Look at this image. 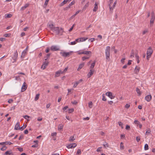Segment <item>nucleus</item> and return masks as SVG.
<instances>
[{"mask_svg":"<svg viewBox=\"0 0 155 155\" xmlns=\"http://www.w3.org/2000/svg\"><path fill=\"white\" fill-rule=\"evenodd\" d=\"M155 18L154 15H152L150 21V25L153 24L154 23Z\"/></svg>","mask_w":155,"mask_h":155,"instance_id":"obj_20","label":"nucleus"},{"mask_svg":"<svg viewBox=\"0 0 155 155\" xmlns=\"http://www.w3.org/2000/svg\"><path fill=\"white\" fill-rule=\"evenodd\" d=\"M48 26L49 27L51 30H52L55 27H54V25L52 24H50L48 23Z\"/></svg>","mask_w":155,"mask_h":155,"instance_id":"obj_14","label":"nucleus"},{"mask_svg":"<svg viewBox=\"0 0 155 155\" xmlns=\"http://www.w3.org/2000/svg\"><path fill=\"white\" fill-rule=\"evenodd\" d=\"M6 15V17L7 18H9L12 17V15L11 14H6L5 15Z\"/></svg>","mask_w":155,"mask_h":155,"instance_id":"obj_46","label":"nucleus"},{"mask_svg":"<svg viewBox=\"0 0 155 155\" xmlns=\"http://www.w3.org/2000/svg\"><path fill=\"white\" fill-rule=\"evenodd\" d=\"M151 132V130L150 128L148 129L146 132V134L148 135L150 134Z\"/></svg>","mask_w":155,"mask_h":155,"instance_id":"obj_28","label":"nucleus"},{"mask_svg":"<svg viewBox=\"0 0 155 155\" xmlns=\"http://www.w3.org/2000/svg\"><path fill=\"white\" fill-rule=\"evenodd\" d=\"M7 149V147L5 145H4L2 148H1V150L2 151L5 150Z\"/></svg>","mask_w":155,"mask_h":155,"instance_id":"obj_36","label":"nucleus"},{"mask_svg":"<svg viewBox=\"0 0 155 155\" xmlns=\"http://www.w3.org/2000/svg\"><path fill=\"white\" fill-rule=\"evenodd\" d=\"M74 24L72 25V26L71 28H70V29L69 30V32L71 31L73 29L74 26Z\"/></svg>","mask_w":155,"mask_h":155,"instance_id":"obj_57","label":"nucleus"},{"mask_svg":"<svg viewBox=\"0 0 155 155\" xmlns=\"http://www.w3.org/2000/svg\"><path fill=\"white\" fill-rule=\"evenodd\" d=\"M18 150L20 152H22L23 151V149L22 148L19 147L18 148Z\"/></svg>","mask_w":155,"mask_h":155,"instance_id":"obj_62","label":"nucleus"},{"mask_svg":"<svg viewBox=\"0 0 155 155\" xmlns=\"http://www.w3.org/2000/svg\"><path fill=\"white\" fill-rule=\"evenodd\" d=\"M83 54H91V52L90 51H83Z\"/></svg>","mask_w":155,"mask_h":155,"instance_id":"obj_26","label":"nucleus"},{"mask_svg":"<svg viewBox=\"0 0 155 155\" xmlns=\"http://www.w3.org/2000/svg\"><path fill=\"white\" fill-rule=\"evenodd\" d=\"M95 40V38H90L89 40H88V41H90L91 42H93V41H94Z\"/></svg>","mask_w":155,"mask_h":155,"instance_id":"obj_55","label":"nucleus"},{"mask_svg":"<svg viewBox=\"0 0 155 155\" xmlns=\"http://www.w3.org/2000/svg\"><path fill=\"white\" fill-rule=\"evenodd\" d=\"M152 99V96L151 95L149 94L146 96L145 97V99L147 102L150 101Z\"/></svg>","mask_w":155,"mask_h":155,"instance_id":"obj_11","label":"nucleus"},{"mask_svg":"<svg viewBox=\"0 0 155 155\" xmlns=\"http://www.w3.org/2000/svg\"><path fill=\"white\" fill-rule=\"evenodd\" d=\"M49 1V0H45V5L46 6L48 4Z\"/></svg>","mask_w":155,"mask_h":155,"instance_id":"obj_63","label":"nucleus"},{"mask_svg":"<svg viewBox=\"0 0 155 155\" xmlns=\"http://www.w3.org/2000/svg\"><path fill=\"white\" fill-rule=\"evenodd\" d=\"M134 53L133 50H132L130 54V58H133L134 57Z\"/></svg>","mask_w":155,"mask_h":155,"instance_id":"obj_34","label":"nucleus"},{"mask_svg":"<svg viewBox=\"0 0 155 155\" xmlns=\"http://www.w3.org/2000/svg\"><path fill=\"white\" fill-rule=\"evenodd\" d=\"M75 139L74 138V137L71 136L69 138V140L70 141H73Z\"/></svg>","mask_w":155,"mask_h":155,"instance_id":"obj_40","label":"nucleus"},{"mask_svg":"<svg viewBox=\"0 0 155 155\" xmlns=\"http://www.w3.org/2000/svg\"><path fill=\"white\" fill-rule=\"evenodd\" d=\"M66 118L68 120H71V122L72 121V120L71 118L69 116H66Z\"/></svg>","mask_w":155,"mask_h":155,"instance_id":"obj_47","label":"nucleus"},{"mask_svg":"<svg viewBox=\"0 0 155 155\" xmlns=\"http://www.w3.org/2000/svg\"><path fill=\"white\" fill-rule=\"evenodd\" d=\"M5 144H6V145L8 144L10 145H11V144H12V143L10 141L5 142Z\"/></svg>","mask_w":155,"mask_h":155,"instance_id":"obj_50","label":"nucleus"},{"mask_svg":"<svg viewBox=\"0 0 155 155\" xmlns=\"http://www.w3.org/2000/svg\"><path fill=\"white\" fill-rule=\"evenodd\" d=\"M63 127V125L62 124H60L58 126V130H62Z\"/></svg>","mask_w":155,"mask_h":155,"instance_id":"obj_23","label":"nucleus"},{"mask_svg":"<svg viewBox=\"0 0 155 155\" xmlns=\"http://www.w3.org/2000/svg\"><path fill=\"white\" fill-rule=\"evenodd\" d=\"M68 113H71L74 111V109L73 108L69 109L68 110Z\"/></svg>","mask_w":155,"mask_h":155,"instance_id":"obj_38","label":"nucleus"},{"mask_svg":"<svg viewBox=\"0 0 155 155\" xmlns=\"http://www.w3.org/2000/svg\"><path fill=\"white\" fill-rule=\"evenodd\" d=\"M52 31L54 32L56 35H61L63 32V29L61 28L58 27H55L53 28Z\"/></svg>","mask_w":155,"mask_h":155,"instance_id":"obj_1","label":"nucleus"},{"mask_svg":"<svg viewBox=\"0 0 155 155\" xmlns=\"http://www.w3.org/2000/svg\"><path fill=\"white\" fill-rule=\"evenodd\" d=\"M84 66V64H81L79 65L78 68L77 69L78 71H79L80 69H81Z\"/></svg>","mask_w":155,"mask_h":155,"instance_id":"obj_27","label":"nucleus"},{"mask_svg":"<svg viewBox=\"0 0 155 155\" xmlns=\"http://www.w3.org/2000/svg\"><path fill=\"white\" fill-rule=\"evenodd\" d=\"M103 145L105 147H108V144L107 142H105L103 143Z\"/></svg>","mask_w":155,"mask_h":155,"instance_id":"obj_37","label":"nucleus"},{"mask_svg":"<svg viewBox=\"0 0 155 155\" xmlns=\"http://www.w3.org/2000/svg\"><path fill=\"white\" fill-rule=\"evenodd\" d=\"M39 94H37L36 95V96L35 98V101H37L38 100L39 98Z\"/></svg>","mask_w":155,"mask_h":155,"instance_id":"obj_35","label":"nucleus"},{"mask_svg":"<svg viewBox=\"0 0 155 155\" xmlns=\"http://www.w3.org/2000/svg\"><path fill=\"white\" fill-rule=\"evenodd\" d=\"M48 62L46 60L44 62L43 64L42 65L41 67V68H42L43 70L45 69L46 67L47 66L48 64Z\"/></svg>","mask_w":155,"mask_h":155,"instance_id":"obj_7","label":"nucleus"},{"mask_svg":"<svg viewBox=\"0 0 155 155\" xmlns=\"http://www.w3.org/2000/svg\"><path fill=\"white\" fill-rule=\"evenodd\" d=\"M136 91L137 93L139 95H140L141 94V93L140 89L138 88H136Z\"/></svg>","mask_w":155,"mask_h":155,"instance_id":"obj_32","label":"nucleus"},{"mask_svg":"<svg viewBox=\"0 0 155 155\" xmlns=\"http://www.w3.org/2000/svg\"><path fill=\"white\" fill-rule=\"evenodd\" d=\"M79 84V82H78V81L76 82L75 83H74V84L73 85V87L75 88L76 87L77 85Z\"/></svg>","mask_w":155,"mask_h":155,"instance_id":"obj_39","label":"nucleus"},{"mask_svg":"<svg viewBox=\"0 0 155 155\" xmlns=\"http://www.w3.org/2000/svg\"><path fill=\"white\" fill-rule=\"evenodd\" d=\"M130 107V105L129 104H126L125 105V107L127 108H129Z\"/></svg>","mask_w":155,"mask_h":155,"instance_id":"obj_64","label":"nucleus"},{"mask_svg":"<svg viewBox=\"0 0 155 155\" xmlns=\"http://www.w3.org/2000/svg\"><path fill=\"white\" fill-rule=\"evenodd\" d=\"M136 140L137 142H139L140 140V137H136Z\"/></svg>","mask_w":155,"mask_h":155,"instance_id":"obj_52","label":"nucleus"},{"mask_svg":"<svg viewBox=\"0 0 155 155\" xmlns=\"http://www.w3.org/2000/svg\"><path fill=\"white\" fill-rule=\"evenodd\" d=\"M50 55V54H47L46 56L45 57V60H47L48 58L49 57Z\"/></svg>","mask_w":155,"mask_h":155,"instance_id":"obj_49","label":"nucleus"},{"mask_svg":"<svg viewBox=\"0 0 155 155\" xmlns=\"http://www.w3.org/2000/svg\"><path fill=\"white\" fill-rule=\"evenodd\" d=\"M77 146V144L75 143L70 144L67 145V147L68 148H72L75 147Z\"/></svg>","mask_w":155,"mask_h":155,"instance_id":"obj_8","label":"nucleus"},{"mask_svg":"<svg viewBox=\"0 0 155 155\" xmlns=\"http://www.w3.org/2000/svg\"><path fill=\"white\" fill-rule=\"evenodd\" d=\"M149 149L148 145L147 144H146L144 147V149L145 150H146Z\"/></svg>","mask_w":155,"mask_h":155,"instance_id":"obj_30","label":"nucleus"},{"mask_svg":"<svg viewBox=\"0 0 155 155\" xmlns=\"http://www.w3.org/2000/svg\"><path fill=\"white\" fill-rule=\"evenodd\" d=\"M76 44V41H74L71 42V44H70V45H75Z\"/></svg>","mask_w":155,"mask_h":155,"instance_id":"obj_59","label":"nucleus"},{"mask_svg":"<svg viewBox=\"0 0 155 155\" xmlns=\"http://www.w3.org/2000/svg\"><path fill=\"white\" fill-rule=\"evenodd\" d=\"M94 71L92 69H91L87 74L88 78H90L93 74Z\"/></svg>","mask_w":155,"mask_h":155,"instance_id":"obj_13","label":"nucleus"},{"mask_svg":"<svg viewBox=\"0 0 155 155\" xmlns=\"http://www.w3.org/2000/svg\"><path fill=\"white\" fill-rule=\"evenodd\" d=\"M13 101V100L12 99H10L8 100V102L9 103H11Z\"/></svg>","mask_w":155,"mask_h":155,"instance_id":"obj_60","label":"nucleus"},{"mask_svg":"<svg viewBox=\"0 0 155 155\" xmlns=\"http://www.w3.org/2000/svg\"><path fill=\"white\" fill-rule=\"evenodd\" d=\"M29 5V4L28 3L26 4L25 5L23 6H22L21 7V10H23L25 9L27 7H28Z\"/></svg>","mask_w":155,"mask_h":155,"instance_id":"obj_19","label":"nucleus"},{"mask_svg":"<svg viewBox=\"0 0 155 155\" xmlns=\"http://www.w3.org/2000/svg\"><path fill=\"white\" fill-rule=\"evenodd\" d=\"M124 148V145L123 143L121 142L120 144V149H123Z\"/></svg>","mask_w":155,"mask_h":155,"instance_id":"obj_51","label":"nucleus"},{"mask_svg":"<svg viewBox=\"0 0 155 155\" xmlns=\"http://www.w3.org/2000/svg\"><path fill=\"white\" fill-rule=\"evenodd\" d=\"M98 9V6L97 5V2H95L94 4V6L93 9V12H96V11Z\"/></svg>","mask_w":155,"mask_h":155,"instance_id":"obj_18","label":"nucleus"},{"mask_svg":"<svg viewBox=\"0 0 155 155\" xmlns=\"http://www.w3.org/2000/svg\"><path fill=\"white\" fill-rule=\"evenodd\" d=\"M60 74H59V73L58 72V71H57L56 72L55 75V77H59L60 75Z\"/></svg>","mask_w":155,"mask_h":155,"instance_id":"obj_41","label":"nucleus"},{"mask_svg":"<svg viewBox=\"0 0 155 155\" xmlns=\"http://www.w3.org/2000/svg\"><path fill=\"white\" fill-rule=\"evenodd\" d=\"M71 103L74 104H76L78 103V102L76 101H74L73 102H72Z\"/></svg>","mask_w":155,"mask_h":155,"instance_id":"obj_61","label":"nucleus"},{"mask_svg":"<svg viewBox=\"0 0 155 155\" xmlns=\"http://www.w3.org/2000/svg\"><path fill=\"white\" fill-rule=\"evenodd\" d=\"M78 54H83V51H82V50H80L77 52Z\"/></svg>","mask_w":155,"mask_h":155,"instance_id":"obj_42","label":"nucleus"},{"mask_svg":"<svg viewBox=\"0 0 155 155\" xmlns=\"http://www.w3.org/2000/svg\"><path fill=\"white\" fill-rule=\"evenodd\" d=\"M93 103L91 101L88 103V106L90 108H91L92 107Z\"/></svg>","mask_w":155,"mask_h":155,"instance_id":"obj_31","label":"nucleus"},{"mask_svg":"<svg viewBox=\"0 0 155 155\" xmlns=\"http://www.w3.org/2000/svg\"><path fill=\"white\" fill-rule=\"evenodd\" d=\"M81 152L80 149H78L77 152V154H81Z\"/></svg>","mask_w":155,"mask_h":155,"instance_id":"obj_48","label":"nucleus"},{"mask_svg":"<svg viewBox=\"0 0 155 155\" xmlns=\"http://www.w3.org/2000/svg\"><path fill=\"white\" fill-rule=\"evenodd\" d=\"M75 1L74 0H73L68 5V8H69L71 7V6L72 5H74L75 3Z\"/></svg>","mask_w":155,"mask_h":155,"instance_id":"obj_25","label":"nucleus"},{"mask_svg":"<svg viewBox=\"0 0 155 155\" xmlns=\"http://www.w3.org/2000/svg\"><path fill=\"white\" fill-rule=\"evenodd\" d=\"M89 58V57H86L85 56H84L82 58V60L83 61H84L86 59H87Z\"/></svg>","mask_w":155,"mask_h":155,"instance_id":"obj_53","label":"nucleus"},{"mask_svg":"<svg viewBox=\"0 0 155 155\" xmlns=\"http://www.w3.org/2000/svg\"><path fill=\"white\" fill-rule=\"evenodd\" d=\"M23 117L25 119L28 120L29 117L30 116L28 115H25L23 116Z\"/></svg>","mask_w":155,"mask_h":155,"instance_id":"obj_45","label":"nucleus"},{"mask_svg":"<svg viewBox=\"0 0 155 155\" xmlns=\"http://www.w3.org/2000/svg\"><path fill=\"white\" fill-rule=\"evenodd\" d=\"M112 1L113 0H110V3L108 5L110 11H112L113 10V8H112L111 7L110 5L111 3H112Z\"/></svg>","mask_w":155,"mask_h":155,"instance_id":"obj_22","label":"nucleus"},{"mask_svg":"<svg viewBox=\"0 0 155 155\" xmlns=\"http://www.w3.org/2000/svg\"><path fill=\"white\" fill-rule=\"evenodd\" d=\"M87 39V38L82 37L80 38L79 42H83L85 41Z\"/></svg>","mask_w":155,"mask_h":155,"instance_id":"obj_17","label":"nucleus"},{"mask_svg":"<svg viewBox=\"0 0 155 155\" xmlns=\"http://www.w3.org/2000/svg\"><path fill=\"white\" fill-rule=\"evenodd\" d=\"M134 123L136 124H138L140 123L137 120H135L134 121Z\"/></svg>","mask_w":155,"mask_h":155,"instance_id":"obj_44","label":"nucleus"},{"mask_svg":"<svg viewBox=\"0 0 155 155\" xmlns=\"http://www.w3.org/2000/svg\"><path fill=\"white\" fill-rule=\"evenodd\" d=\"M105 94L106 96L108 97L111 99L114 98L115 96L112 95V93L110 92H107Z\"/></svg>","mask_w":155,"mask_h":155,"instance_id":"obj_5","label":"nucleus"},{"mask_svg":"<svg viewBox=\"0 0 155 155\" xmlns=\"http://www.w3.org/2000/svg\"><path fill=\"white\" fill-rule=\"evenodd\" d=\"M89 119V118L88 117H87L83 118V120H88Z\"/></svg>","mask_w":155,"mask_h":155,"instance_id":"obj_56","label":"nucleus"},{"mask_svg":"<svg viewBox=\"0 0 155 155\" xmlns=\"http://www.w3.org/2000/svg\"><path fill=\"white\" fill-rule=\"evenodd\" d=\"M12 153V152L11 150H8L4 154L5 155H11Z\"/></svg>","mask_w":155,"mask_h":155,"instance_id":"obj_24","label":"nucleus"},{"mask_svg":"<svg viewBox=\"0 0 155 155\" xmlns=\"http://www.w3.org/2000/svg\"><path fill=\"white\" fill-rule=\"evenodd\" d=\"M18 53L17 50L14 52V55L12 57V59L13 60H17L18 59Z\"/></svg>","mask_w":155,"mask_h":155,"instance_id":"obj_10","label":"nucleus"},{"mask_svg":"<svg viewBox=\"0 0 155 155\" xmlns=\"http://www.w3.org/2000/svg\"><path fill=\"white\" fill-rule=\"evenodd\" d=\"M50 49L52 51H56L60 50L59 47L57 45H52L51 46Z\"/></svg>","mask_w":155,"mask_h":155,"instance_id":"obj_4","label":"nucleus"},{"mask_svg":"<svg viewBox=\"0 0 155 155\" xmlns=\"http://www.w3.org/2000/svg\"><path fill=\"white\" fill-rule=\"evenodd\" d=\"M24 125L23 124V126L21 127H20L19 128V129H18V130H23L24 129H25L26 127V125L25 126H24Z\"/></svg>","mask_w":155,"mask_h":155,"instance_id":"obj_29","label":"nucleus"},{"mask_svg":"<svg viewBox=\"0 0 155 155\" xmlns=\"http://www.w3.org/2000/svg\"><path fill=\"white\" fill-rule=\"evenodd\" d=\"M60 54L63 57H67L70 54V52H60Z\"/></svg>","mask_w":155,"mask_h":155,"instance_id":"obj_6","label":"nucleus"},{"mask_svg":"<svg viewBox=\"0 0 155 155\" xmlns=\"http://www.w3.org/2000/svg\"><path fill=\"white\" fill-rule=\"evenodd\" d=\"M25 83L24 82L21 88V91L23 92L25 91L27 88V86L25 85Z\"/></svg>","mask_w":155,"mask_h":155,"instance_id":"obj_12","label":"nucleus"},{"mask_svg":"<svg viewBox=\"0 0 155 155\" xmlns=\"http://www.w3.org/2000/svg\"><path fill=\"white\" fill-rule=\"evenodd\" d=\"M28 51V47H27L21 53V58H23L25 56V54L27 53Z\"/></svg>","mask_w":155,"mask_h":155,"instance_id":"obj_9","label":"nucleus"},{"mask_svg":"<svg viewBox=\"0 0 155 155\" xmlns=\"http://www.w3.org/2000/svg\"><path fill=\"white\" fill-rule=\"evenodd\" d=\"M125 58H123L121 60V62L123 63V64H124V60H125Z\"/></svg>","mask_w":155,"mask_h":155,"instance_id":"obj_58","label":"nucleus"},{"mask_svg":"<svg viewBox=\"0 0 155 155\" xmlns=\"http://www.w3.org/2000/svg\"><path fill=\"white\" fill-rule=\"evenodd\" d=\"M102 100L104 101H106V99L105 97V95L104 94H102Z\"/></svg>","mask_w":155,"mask_h":155,"instance_id":"obj_43","label":"nucleus"},{"mask_svg":"<svg viewBox=\"0 0 155 155\" xmlns=\"http://www.w3.org/2000/svg\"><path fill=\"white\" fill-rule=\"evenodd\" d=\"M153 53V50L150 47L148 48L147 52V59L148 60H149L151 57V55Z\"/></svg>","mask_w":155,"mask_h":155,"instance_id":"obj_3","label":"nucleus"},{"mask_svg":"<svg viewBox=\"0 0 155 155\" xmlns=\"http://www.w3.org/2000/svg\"><path fill=\"white\" fill-rule=\"evenodd\" d=\"M69 2V0H64L63 2H61V3L60 4V6H62L64 5L67 2Z\"/></svg>","mask_w":155,"mask_h":155,"instance_id":"obj_15","label":"nucleus"},{"mask_svg":"<svg viewBox=\"0 0 155 155\" xmlns=\"http://www.w3.org/2000/svg\"><path fill=\"white\" fill-rule=\"evenodd\" d=\"M20 127L19 123L18 122L15 126V129L16 130H18Z\"/></svg>","mask_w":155,"mask_h":155,"instance_id":"obj_16","label":"nucleus"},{"mask_svg":"<svg viewBox=\"0 0 155 155\" xmlns=\"http://www.w3.org/2000/svg\"><path fill=\"white\" fill-rule=\"evenodd\" d=\"M110 48L109 46H107L106 47L105 50V54L106 59L107 61H110Z\"/></svg>","mask_w":155,"mask_h":155,"instance_id":"obj_2","label":"nucleus"},{"mask_svg":"<svg viewBox=\"0 0 155 155\" xmlns=\"http://www.w3.org/2000/svg\"><path fill=\"white\" fill-rule=\"evenodd\" d=\"M140 70V68L139 67H136L135 68L134 70V72L135 74H137Z\"/></svg>","mask_w":155,"mask_h":155,"instance_id":"obj_21","label":"nucleus"},{"mask_svg":"<svg viewBox=\"0 0 155 155\" xmlns=\"http://www.w3.org/2000/svg\"><path fill=\"white\" fill-rule=\"evenodd\" d=\"M95 62L94 61L93 63H92L90 66V68L92 69L94 67L95 64Z\"/></svg>","mask_w":155,"mask_h":155,"instance_id":"obj_33","label":"nucleus"},{"mask_svg":"<svg viewBox=\"0 0 155 155\" xmlns=\"http://www.w3.org/2000/svg\"><path fill=\"white\" fill-rule=\"evenodd\" d=\"M130 128V127L128 125H127L126 127V129L127 130H129Z\"/></svg>","mask_w":155,"mask_h":155,"instance_id":"obj_54","label":"nucleus"}]
</instances>
